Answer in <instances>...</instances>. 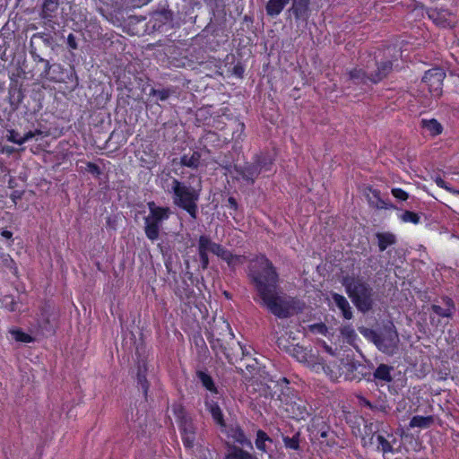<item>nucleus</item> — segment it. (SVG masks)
Listing matches in <instances>:
<instances>
[{
    "label": "nucleus",
    "mask_w": 459,
    "mask_h": 459,
    "mask_svg": "<svg viewBox=\"0 0 459 459\" xmlns=\"http://www.w3.org/2000/svg\"><path fill=\"white\" fill-rule=\"evenodd\" d=\"M247 276L262 306L278 318L291 316V302L278 294L280 275L277 268L264 254L256 255L249 261Z\"/></svg>",
    "instance_id": "obj_1"
},
{
    "label": "nucleus",
    "mask_w": 459,
    "mask_h": 459,
    "mask_svg": "<svg viewBox=\"0 0 459 459\" xmlns=\"http://www.w3.org/2000/svg\"><path fill=\"white\" fill-rule=\"evenodd\" d=\"M271 383L273 385H263L261 394L266 399L279 402V407L287 413L288 417L301 420L310 415L308 403L298 396L287 377H283L276 381L271 380Z\"/></svg>",
    "instance_id": "obj_2"
},
{
    "label": "nucleus",
    "mask_w": 459,
    "mask_h": 459,
    "mask_svg": "<svg viewBox=\"0 0 459 459\" xmlns=\"http://www.w3.org/2000/svg\"><path fill=\"white\" fill-rule=\"evenodd\" d=\"M205 335L215 356L220 359L224 357L229 362H232L233 358L227 348V339L234 338L230 323L222 316L213 318L205 331Z\"/></svg>",
    "instance_id": "obj_3"
},
{
    "label": "nucleus",
    "mask_w": 459,
    "mask_h": 459,
    "mask_svg": "<svg viewBox=\"0 0 459 459\" xmlns=\"http://www.w3.org/2000/svg\"><path fill=\"white\" fill-rule=\"evenodd\" d=\"M273 165V159L266 152H260L253 155L251 161L242 165H234L237 181L245 182L247 185H253L262 172L271 171Z\"/></svg>",
    "instance_id": "obj_4"
},
{
    "label": "nucleus",
    "mask_w": 459,
    "mask_h": 459,
    "mask_svg": "<svg viewBox=\"0 0 459 459\" xmlns=\"http://www.w3.org/2000/svg\"><path fill=\"white\" fill-rule=\"evenodd\" d=\"M342 285L358 310L366 313L372 309L373 289L367 281L360 276H346Z\"/></svg>",
    "instance_id": "obj_5"
},
{
    "label": "nucleus",
    "mask_w": 459,
    "mask_h": 459,
    "mask_svg": "<svg viewBox=\"0 0 459 459\" xmlns=\"http://www.w3.org/2000/svg\"><path fill=\"white\" fill-rule=\"evenodd\" d=\"M169 192L172 194L173 204L186 211L193 220H196L200 190L178 178H173Z\"/></svg>",
    "instance_id": "obj_6"
},
{
    "label": "nucleus",
    "mask_w": 459,
    "mask_h": 459,
    "mask_svg": "<svg viewBox=\"0 0 459 459\" xmlns=\"http://www.w3.org/2000/svg\"><path fill=\"white\" fill-rule=\"evenodd\" d=\"M149 213L143 218L144 233L151 241H156L160 238L162 223L168 221L172 213L169 206H159L154 201L147 203Z\"/></svg>",
    "instance_id": "obj_7"
},
{
    "label": "nucleus",
    "mask_w": 459,
    "mask_h": 459,
    "mask_svg": "<svg viewBox=\"0 0 459 459\" xmlns=\"http://www.w3.org/2000/svg\"><path fill=\"white\" fill-rule=\"evenodd\" d=\"M371 340L379 351L392 354L397 348L398 333L394 327H385L380 332L371 331Z\"/></svg>",
    "instance_id": "obj_8"
},
{
    "label": "nucleus",
    "mask_w": 459,
    "mask_h": 459,
    "mask_svg": "<svg viewBox=\"0 0 459 459\" xmlns=\"http://www.w3.org/2000/svg\"><path fill=\"white\" fill-rule=\"evenodd\" d=\"M221 112L228 120V129L224 133V136L227 139L230 136V140L236 143H242L246 137L245 123L240 119L239 116H234L229 107H222Z\"/></svg>",
    "instance_id": "obj_9"
},
{
    "label": "nucleus",
    "mask_w": 459,
    "mask_h": 459,
    "mask_svg": "<svg viewBox=\"0 0 459 459\" xmlns=\"http://www.w3.org/2000/svg\"><path fill=\"white\" fill-rule=\"evenodd\" d=\"M446 73L440 67L428 70L422 77V84L429 91L431 97L438 98L442 94L443 82Z\"/></svg>",
    "instance_id": "obj_10"
},
{
    "label": "nucleus",
    "mask_w": 459,
    "mask_h": 459,
    "mask_svg": "<svg viewBox=\"0 0 459 459\" xmlns=\"http://www.w3.org/2000/svg\"><path fill=\"white\" fill-rule=\"evenodd\" d=\"M196 121L216 130L224 131V133L227 131L229 126L228 120L221 112V108L215 116H212L210 113V109L208 108H199L196 112Z\"/></svg>",
    "instance_id": "obj_11"
},
{
    "label": "nucleus",
    "mask_w": 459,
    "mask_h": 459,
    "mask_svg": "<svg viewBox=\"0 0 459 459\" xmlns=\"http://www.w3.org/2000/svg\"><path fill=\"white\" fill-rule=\"evenodd\" d=\"M311 432L316 437L321 438V443L325 444L330 448L337 445L336 435L331 430V427L323 420H314L311 425Z\"/></svg>",
    "instance_id": "obj_12"
},
{
    "label": "nucleus",
    "mask_w": 459,
    "mask_h": 459,
    "mask_svg": "<svg viewBox=\"0 0 459 459\" xmlns=\"http://www.w3.org/2000/svg\"><path fill=\"white\" fill-rule=\"evenodd\" d=\"M220 399L221 398H217L215 396L206 395L205 400H204V405H205L206 411H208L211 413L212 418L213 421L215 422V424H217L221 428H225L226 422L224 420V415H223L222 411L219 405Z\"/></svg>",
    "instance_id": "obj_13"
},
{
    "label": "nucleus",
    "mask_w": 459,
    "mask_h": 459,
    "mask_svg": "<svg viewBox=\"0 0 459 459\" xmlns=\"http://www.w3.org/2000/svg\"><path fill=\"white\" fill-rule=\"evenodd\" d=\"M213 241L207 235H201L198 238L197 251L200 260V265L203 270L208 268L210 260L209 253H212V245Z\"/></svg>",
    "instance_id": "obj_14"
},
{
    "label": "nucleus",
    "mask_w": 459,
    "mask_h": 459,
    "mask_svg": "<svg viewBox=\"0 0 459 459\" xmlns=\"http://www.w3.org/2000/svg\"><path fill=\"white\" fill-rule=\"evenodd\" d=\"M310 0H292L290 12L292 13L296 22H307L310 15Z\"/></svg>",
    "instance_id": "obj_15"
},
{
    "label": "nucleus",
    "mask_w": 459,
    "mask_h": 459,
    "mask_svg": "<svg viewBox=\"0 0 459 459\" xmlns=\"http://www.w3.org/2000/svg\"><path fill=\"white\" fill-rule=\"evenodd\" d=\"M349 80L356 85L361 86L363 91L366 90L367 87H369L371 83V74L368 75L367 73L358 67H354L348 73Z\"/></svg>",
    "instance_id": "obj_16"
},
{
    "label": "nucleus",
    "mask_w": 459,
    "mask_h": 459,
    "mask_svg": "<svg viewBox=\"0 0 459 459\" xmlns=\"http://www.w3.org/2000/svg\"><path fill=\"white\" fill-rule=\"evenodd\" d=\"M368 191L371 194L367 195L368 202L370 207L378 209V210H387L392 209L394 206L389 202V200H385L380 195V191L378 189L368 187Z\"/></svg>",
    "instance_id": "obj_17"
},
{
    "label": "nucleus",
    "mask_w": 459,
    "mask_h": 459,
    "mask_svg": "<svg viewBox=\"0 0 459 459\" xmlns=\"http://www.w3.org/2000/svg\"><path fill=\"white\" fill-rule=\"evenodd\" d=\"M322 366V368L325 375L332 380V381H338L339 378L342 377V360H333L329 361L328 363H319Z\"/></svg>",
    "instance_id": "obj_18"
},
{
    "label": "nucleus",
    "mask_w": 459,
    "mask_h": 459,
    "mask_svg": "<svg viewBox=\"0 0 459 459\" xmlns=\"http://www.w3.org/2000/svg\"><path fill=\"white\" fill-rule=\"evenodd\" d=\"M342 360V377L346 381H356L357 377V359L353 357H346Z\"/></svg>",
    "instance_id": "obj_19"
},
{
    "label": "nucleus",
    "mask_w": 459,
    "mask_h": 459,
    "mask_svg": "<svg viewBox=\"0 0 459 459\" xmlns=\"http://www.w3.org/2000/svg\"><path fill=\"white\" fill-rule=\"evenodd\" d=\"M228 437L242 446L253 447L251 441L247 437L244 430L238 425H232L227 430Z\"/></svg>",
    "instance_id": "obj_20"
},
{
    "label": "nucleus",
    "mask_w": 459,
    "mask_h": 459,
    "mask_svg": "<svg viewBox=\"0 0 459 459\" xmlns=\"http://www.w3.org/2000/svg\"><path fill=\"white\" fill-rule=\"evenodd\" d=\"M175 295L183 302H192L195 299L194 288L185 280H183L175 289Z\"/></svg>",
    "instance_id": "obj_21"
},
{
    "label": "nucleus",
    "mask_w": 459,
    "mask_h": 459,
    "mask_svg": "<svg viewBox=\"0 0 459 459\" xmlns=\"http://www.w3.org/2000/svg\"><path fill=\"white\" fill-rule=\"evenodd\" d=\"M196 376L203 386L211 393L210 396H215L217 398H221V394L212 379V377L206 373L205 371L199 370L196 372Z\"/></svg>",
    "instance_id": "obj_22"
},
{
    "label": "nucleus",
    "mask_w": 459,
    "mask_h": 459,
    "mask_svg": "<svg viewBox=\"0 0 459 459\" xmlns=\"http://www.w3.org/2000/svg\"><path fill=\"white\" fill-rule=\"evenodd\" d=\"M332 298L336 307L341 310L343 318L346 320L351 319L353 316L352 308L347 299L339 293H333Z\"/></svg>",
    "instance_id": "obj_23"
},
{
    "label": "nucleus",
    "mask_w": 459,
    "mask_h": 459,
    "mask_svg": "<svg viewBox=\"0 0 459 459\" xmlns=\"http://www.w3.org/2000/svg\"><path fill=\"white\" fill-rule=\"evenodd\" d=\"M393 69V62L390 60L382 61L377 64V71L374 74H371V83H378L384 78L387 76V74Z\"/></svg>",
    "instance_id": "obj_24"
},
{
    "label": "nucleus",
    "mask_w": 459,
    "mask_h": 459,
    "mask_svg": "<svg viewBox=\"0 0 459 459\" xmlns=\"http://www.w3.org/2000/svg\"><path fill=\"white\" fill-rule=\"evenodd\" d=\"M443 302L446 305V307L436 304L431 305L432 312L441 317H451L455 309L453 299L449 297H445L443 298Z\"/></svg>",
    "instance_id": "obj_25"
},
{
    "label": "nucleus",
    "mask_w": 459,
    "mask_h": 459,
    "mask_svg": "<svg viewBox=\"0 0 459 459\" xmlns=\"http://www.w3.org/2000/svg\"><path fill=\"white\" fill-rule=\"evenodd\" d=\"M37 38V35H33L31 40H30V54L33 59L34 62L36 63H42L44 64V70L42 72V75L43 77H46L48 78V75H49V72L51 70V68L53 67V65L50 64V62L48 60V59H45L43 58L37 51V48L34 47L33 45V39Z\"/></svg>",
    "instance_id": "obj_26"
},
{
    "label": "nucleus",
    "mask_w": 459,
    "mask_h": 459,
    "mask_svg": "<svg viewBox=\"0 0 459 459\" xmlns=\"http://www.w3.org/2000/svg\"><path fill=\"white\" fill-rule=\"evenodd\" d=\"M376 238L377 239V246L380 252H384L387 247L397 242L395 235L389 231L377 232Z\"/></svg>",
    "instance_id": "obj_27"
},
{
    "label": "nucleus",
    "mask_w": 459,
    "mask_h": 459,
    "mask_svg": "<svg viewBox=\"0 0 459 459\" xmlns=\"http://www.w3.org/2000/svg\"><path fill=\"white\" fill-rule=\"evenodd\" d=\"M371 442L377 446V450L381 452L383 455L388 453H394L393 445L387 440L382 434H373L371 437Z\"/></svg>",
    "instance_id": "obj_28"
},
{
    "label": "nucleus",
    "mask_w": 459,
    "mask_h": 459,
    "mask_svg": "<svg viewBox=\"0 0 459 459\" xmlns=\"http://www.w3.org/2000/svg\"><path fill=\"white\" fill-rule=\"evenodd\" d=\"M291 355L301 363L314 362L311 350L305 348L299 344H296L292 347Z\"/></svg>",
    "instance_id": "obj_29"
},
{
    "label": "nucleus",
    "mask_w": 459,
    "mask_h": 459,
    "mask_svg": "<svg viewBox=\"0 0 459 459\" xmlns=\"http://www.w3.org/2000/svg\"><path fill=\"white\" fill-rule=\"evenodd\" d=\"M420 127L431 136L439 135L443 132L442 125L435 118H422L420 120Z\"/></svg>",
    "instance_id": "obj_30"
},
{
    "label": "nucleus",
    "mask_w": 459,
    "mask_h": 459,
    "mask_svg": "<svg viewBox=\"0 0 459 459\" xmlns=\"http://www.w3.org/2000/svg\"><path fill=\"white\" fill-rule=\"evenodd\" d=\"M290 3V0H269L265 5L266 14L270 17L278 16Z\"/></svg>",
    "instance_id": "obj_31"
},
{
    "label": "nucleus",
    "mask_w": 459,
    "mask_h": 459,
    "mask_svg": "<svg viewBox=\"0 0 459 459\" xmlns=\"http://www.w3.org/2000/svg\"><path fill=\"white\" fill-rule=\"evenodd\" d=\"M224 459H259L255 454H252L244 448L233 446Z\"/></svg>",
    "instance_id": "obj_32"
},
{
    "label": "nucleus",
    "mask_w": 459,
    "mask_h": 459,
    "mask_svg": "<svg viewBox=\"0 0 459 459\" xmlns=\"http://www.w3.org/2000/svg\"><path fill=\"white\" fill-rule=\"evenodd\" d=\"M392 367L386 364H380L372 373L374 380L389 383L393 377L391 375Z\"/></svg>",
    "instance_id": "obj_33"
},
{
    "label": "nucleus",
    "mask_w": 459,
    "mask_h": 459,
    "mask_svg": "<svg viewBox=\"0 0 459 459\" xmlns=\"http://www.w3.org/2000/svg\"><path fill=\"white\" fill-rule=\"evenodd\" d=\"M59 6V0H44L41 8V16L50 20L55 16Z\"/></svg>",
    "instance_id": "obj_34"
},
{
    "label": "nucleus",
    "mask_w": 459,
    "mask_h": 459,
    "mask_svg": "<svg viewBox=\"0 0 459 459\" xmlns=\"http://www.w3.org/2000/svg\"><path fill=\"white\" fill-rule=\"evenodd\" d=\"M434 422L433 416H420V415H415L413 416L410 420V427L411 428H420V429H428L429 428Z\"/></svg>",
    "instance_id": "obj_35"
},
{
    "label": "nucleus",
    "mask_w": 459,
    "mask_h": 459,
    "mask_svg": "<svg viewBox=\"0 0 459 459\" xmlns=\"http://www.w3.org/2000/svg\"><path fill=\"white\" fill-rule=\"evenodd\" d=\"M200 154L197 152H194L191 154H184L180 158V163L182 166L196 169L200 162Z\"/></svg>",
    "instance_id": "obj_36"
},
{
    "label": "nucleus",
    "mask_w": 459,
    "mask_h": 459,
    "mask_svg": "<svg viewBox=\"0 0 459 459\" xmlns=\"http://www.w3.org/2000/svg\"><path fill=\"white\" fill-rule=\"evenodd\" d=\"M266 442L273 443V439L267 435L265 431L263 429H258L256 431V438L255 441V447L263 453H267Z\"/></svg>",
    "instance_id": "obj_37"
},
{
    "label": "nucleus",
    "mask_w": 459,
    "mask_h": 459,
    "mask_svg": "<svg viewBox=\"0 0 459 459\" xmlns=\"http://www.w3.org/2000/svg\"><path fill=\"white\" fill-rule=\"evenodd\" d=\"M357 377L356 382H359L363 379L370 381L372 377V368L370 366H368L366 364L361 363L360 361L357 360Z\"/></svg>",
    "instance_id": "obj_38"
},
{
    "label": "nucleus",
    "mask_w": 459,
    "mask_h": 459,
    "mask_svg": "<svg viewBox=\"0 0 459 459\" xmlns=\"http://www.w3.org/2000/svg\"><path fill=\"white\" fill-rule=\"evenodd\" d=\"M398 218L403 223H411L414 225L420 223V213L409 210H405L403 213L399 214Z\"/></svg>",
    "instance_id": "obj_39"
},
{
    "label": "nucleus",
    "mask_w": 459,
    "mask_h": 459,
    "mask_svg": "<svg viewBox=\"0 0 459 459\" xmlns=\"http://www.w3.org/2000/svg\"><path fill=\"white\" fill-rule=\"evenodd\" d=\"M282 442L287 449L298 451L300 449V433L296 432L291 437L283 436Z\"/></svg>",
    "instance_id": "obj_40"
},
{
    "label": "nucleus",
    "mask_w": 459,
    "mask_h": 459,
    "mask_svg": "<svg viewBox=\"0 0 459 459\" xmlns=\"http://www.w3.org/2000/svg\"><path fill=\"white\" fill-rule=\"evenodd\" d=\"M10 104L14 108H17L24 99V93L21 87L10 89L9 91Z\"/></svg>",
    "instance_id": "obj_41"
},
{
    "label": "nucleus",
    "mask_w": 459,
    "mask_h": 459,
    "mask_svg": "<svg viewBox=\"0 0 459 459\" xmlns=\"http://www.w3.org/2000/svg\"><path fill=\"white\" fill-rule=\"evenodd\" d=\"M178 429H179L180 434H195V427L194 425L193 420L186 416H183L179 419Z\"/></svg>",
    "instance_id": "obj_42"
},
{
    "label": "nucleus",
    "mask_w": 459,
    "mask_h": 459,
    "mask_svg": "<svg viewBox=\"0 0 459 459\" xmlns=\"http://www.w3.org/2000/svg\"><path fill=\"white\" fill-rule=\"evenodd\" d=\"M223 261L227 263L228 266L231 270H235L238 265L244 263L245 256L240 255H234L229 251L228 255L223 258Z\"/></svg>",
    "instance_id": "obj_43"
},
{
    "label": "nucleus",
    "mask_w": 459,
    "mask_h": 459,
    "mask_svg": "<svg viewBox=\"0 0 459 459\" xmlns=\"http://www.w3.org/2000/svg\"><path fill=\"white\" fill-rule=\"evenodd\" d=\"M172 93H174V91L171 88H152L150 91V96L156 97L157 100L159 101H165L171 96Z\"/></svg>",
    "instance_id": "obj_44"
},
{
    "label": "nucleus",
    "mask_w": 459,
    "mask_h": 459,
    "mask_svg": "<svg viewBox=\"0 0 459 459\" xmlns=\"http://www.w3.org/2000/svg\"><path fill=\"white\" fill-rule=\"evenodd\" d=\"M10 333L16 342L30 343L34 341L33 337L30 334L23 332L22 329H19V328L12 329L10 331Z\"/></svg>",
    "instance_id": "obj_45"
},
{
    "label": "nucleus",
    "mask_w": 459,
    "mask_h": 459,
    "mask_svg": "<svg viewBox=\"0 0 459 459\" xmlns=\"http://www.w3.org/2000/svg\"><path fill=\"white\" fill-rule=\"evenodd\" d=\"M2 307L10 312H14L17 309V301L12 295H5L1 299Z\"/></svg>",
    "instance_id": "obj_46"
},
{
    "label": "nucleus",
    "mask_w": 459,
    "mask_h": 459,
    "mask_svg": "<svg viewBox=\"0 0 459 459\" xmlns=\"http://www.w3.org/2000/svg\"><path fill=\"white\" fill-rule=\"evenodd\" d=\"M136 378H137L138 387L143 391V394L145 399H147L148 391H149V387H150V384L147 379V376H143V375L136 376Z\"/></svg>",
    "instance_id": "obj_47"
},
{
    "label": "nucleus",
    "mask_w": 459,
    "mask_h": 459,
    "mask_svg": "<svg viewBox=\"0 0 459 459\" xmlns=\"http://www.w3.org/2000/svg\"><path fill=\"white\" fill-rule=\"evenodd\" d=\"M229 251L230 250L219 243L214 242L213 245H212V254L217 255L222 260L228 255Z\"/></svg>",
    "instance_id": "obj_48"
},
{
    "label": "nucleus",
    "mask_w": 459,
    "mask_h": 459,
    "mask_svg": "<svg viewBox=\"0 0 459 459\" xmlns=\"http://www.w3.org/2000/svg\"><path fill=\"white\" fill-rule=\"evenodd\" d=\"M85 170L87 172L91 173L95 178H100V176L102 174L100 168L97 164H95L94 162H91V161L86 162Z\"/></svg>",
    "instance_id": "obj_49"
},
{
    "label": "nucleus",
    "mask_w": 459,
    "mask_h": 459,
    "mask_svg": "<svg viewBox=\"0 0 459 459\" xmlns=\"http://www.w3.org/2000/svg\"><path fill=\"white\" fill-rule=\"evenodd\" d=\"M391 193L394 198L400 201H406L409 198V194L400 187L392 188Z\"/></svg>",
    "instance_id": "obj_50"
},
{
    "label": "nucleus",
    "mask_w": 459,
    "mask_h": 459,
    "mask_svg": "<svg viewBox=\"0 0 459 459\" xmlns=\"http://www.w3.org/2000/svg\"><path fill=\"white\" fill-rule=\"evenodd\" d=\"M182 442L186 448H192L194 446L195 441V434H180Z\"/></svg>",
    "instance_id": "obj_51"
},
{
    "label": "nucleus",
    "mask_w": 459,
    "mask_h": 459,
    "mask_svg": "<svg viewBox=\"0 0 459 459\" xmlns=\"http://www.w3.org/2000/svg\"><path fill=\"white\" fill-rule=\"evenodd\" d=\"M203 141L204 143H217L219 144L220 143V137L218 134L212 131H208L205 133V134L203 136Z\"/></svg>",
    "instance_id": "obj_52"
},
{
    "label": "nucleus",
    "mask_w": 459,
    "mask_h": 459,
    "mask_svg": "<svg viewBox=\"0 0 459 459\" xmlns=\"http://www.w3.org/2000/svg\"><path fill=\"white\" fill-rule=\"evenodd\" d=\"M7 140L18 145H22V136L15 130H9Z\"/></svg>",
    "instance_id": "obj_53"
},
{
    "label": "nucleus",
    "mask_w": 459,
    "mask_h": 459,
    "mask_svg": "<svg viewBox=\"0 0 459 459\" xmlns=\"http://www.w3.org/2000/svg\"><path fill=\"white\" fill-rule=\"evenodd\" d=\"M245 73V67L240 63L238 62L232 68L231 74L236 76L237 78H242Z\"/></svg>",
    "instance_id": "obj_54"
},
{
    "label": "nucleus",
    "mask_w": 459,
    "mask_h": 459,
    "mask_svg": "<svg viewBox=\"0 0 459 459\" xmlns=\"http://www.w3.org/2000/svg\"><path fill=\"white\" fill-rule=\"evenodd\" d=\"M41 134V131L39 130V129H36L34 131H29L27 133H25L22 136V144L25 143L26 142H28L29 140L34 138L36 135H39Z\"/></svg>",
    "instance_id": "obj_55"
},
{
    "label": "nucleus",
    "mask_w": 459,
    "mask_h": 459,
    "mask_svg": "<svg viewBox=\"0 0 459 459\" xmlns=\"http://www.w3.org/2000/svg\"><path fill=\"white\" fill-rule=\"evenodd\" d=\"M440 13H438L437 10H430L429 12V17L432 19L437 24L445 26V21H441L439 19Z\"/></svg>",
    "instance_id": "obj_56"
},
{
    "label": "nucleus",
    "mask_w": 459,
    "mask_h": 459,
    "mask_svg": "<svg viewBox=\"0 0 459 459\" xmlns=\"http://www.w3.org/2000/svg\"><path fill=\"white\" fill-rule=\"evenodd\" d=\"M67 46L71 49H77L78 48V44H77V41H76V38H75V36L73 33H70L68 35V37H67Z\"/></svg>",
    "instance_id": "obj_57"
},
{
    "label": "nucleus",
    "mask_w": 459,
    "mask_h": 459,
    "mask_svg": "<svg viewBox=\"0 0 459 459\" xmlns=\"http://www.w3.org/2000/svg\"><path fill=\"white\" fill-rule=\"evenodd\" d=\"M148 367L146 361L139 362L136 376H147Z\"/></svg>",
    "instance_id": "obj_58"
},
{
    "label": "nucleus",
    "mask_w": 459,
    "mask_h": 459,
    "mask_svg": "<svg viewBox=\"0 0 459 459\" xmlns=\"http://www.w3.org/2000/svg\"><path fill=\"white\" fill-rule=\"evenodd\" d=\"M229 209L233 210L236 212L238 209V204L235 197L230 196L228 198V204L226 205Z\"/></svg>",
    "instance_id": "obj_59"
},
{
    "label": "nucleus",
    "mask_w": 459,
    "mask_h": 459,
    "mask_svg": "<svg viewBox=\"0 0 459 459\" xmlns=\"http://www.w3.org/2000/svg\"><path fill=\"white\" fill-rule=\"evenodd\" d=\"M238 345L239 346V349L241 351L242 357H250L252 355V353L250 351L251 347H247V345H243L239 342H238Z\"/></svg>",
    "instance_id": "obj_60"
},
{
    "label": "nucleus",
    "mask_w": 459,
    "mask_h": 459,
    "mask_svg": "<svg viewBox=\"0 0 459 459\" xmlns=\"http://www.w3.org/2000/svg\"><path fill=\"white\" fill-rule=\"evenodd\" d=\"M435 182L437 184V186L438 187H441V188H444L446 190H450V187L448 186V183L446 182L443 178H441L440 177H437L436 179H435Z\"/></svg>",
    "instance_id": "obj_61"
},
{
    "label": "nucleus",
    "mask_w": 459,
    "mask_h": 459,
    "mask_svg": "<svg viewBox=\"0 0 459 459\" xmlns=\"http://www.w3.org/2000/svg\"><path fill=\"white\" fill-rule=\"evenodd\" d=\"M194 342H195V346H200V347H205L206 348L205 342H204V338L200 334H197V335L194 336Z\"/></svg>",
    "instance_id": "obj_62"
},
{
    "label": "nucleus",
    "mask_w": 459,
    "mask_h": 459,
    "mask_svg": "<svg viewBox=\"0 0 459 459\" xmlns=\"http://www.w3.org/2000/svg\"><path fill=\"white\" fill-rule=\"evenodd\" d=\"M0 234L6 239H12L13 238V232L8 230H3Z\"/></svg>",
    "instance_id": "obj_63"
},
{
    "label": "nucleus",
    "mask_w": 459,
    "mask_h": 459,
    "mask_svg": "<svg viewBox=\"0 0 459 459\" xmlns=\"http://www.w3.org/2000/svg\"><path fill=\"white\" fill-rule=\"evenodd\" d=\"M22 196V194L18 191H14L12 195H11V198L12 200L13 201L14 204H16V201L17 199H20Z\"/></svg>",
    "instance_id": "obj_64"
}]
</instances>
